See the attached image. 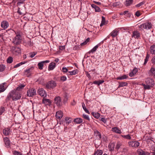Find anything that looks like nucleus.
I'll return each mask as SVG.
<instances>
[{"instance_id":"09e8293b","label":"nucleus","mask_w":155,"mask_h":155,"mask_svg":"<svg viewBox=\"0 0 155 155\" xmlns=\"http://www.w3.org/2000/svg\"><path fill=\"white\" fill-rule=\"evenodd\" d=\"M144 3H145L144 2H141L139 3V4H138L137 5H136V7H137V8L139 7H140V6H141V5H143Z\"/></svg>"},{"instance_id":"6ab92c4d","label":"nucleus","mask_w":155,"mask_h":155,"mask_svg":"<svg viewBox=\"0 0 155 155\" xmlns=\"http://www.w3.org/2000/svg\"><path fill=\"white\" fill-rule=\"evenodd\" d=\"M56 66V64L54 62H52L49 64L48 70H53Z\"/></svg>"},{"instance_id":"a211bd4d","label":"nucleus","mask_w":155,"mask_h":155,"mask_svg":"<svg viewBox=\"0 0 155 155\" xmlns=\"http://www.w3.org/2000/svg\"><path fill=\"white\" fill-rule=\"evenodd\" d=\"M119 31L117 29H115L113 30L110 34V35L112 37H115L117 35Z\"/></svg>"},{"instance_id":"9b49d317","label":"nucleus","mask_w":155,"mask_h":155,"mask_svg":"<svg viewBox=\"0 0 155 155\" xmlns=\"http://www.w3.org/2000/svg\"><path fill=\"white\" fill-rule=\"evenodd\" d=\"M49 62V60H46L41 61L38 64V66L39 69L42 70L43 69L44 64L45 63H47Z\"/></svg>"},{"instance_id":"37998d69","label":"nucleus","mask_w":155,"mask_h":155,"mask_svg":"<svg viewBox=\"0 0 155 155\" xmlns=\"http://www.w3.org/2000/svg\"><path fill=\"white\" fill-rule=\"evenodd\" d=\"M37 53L36 52H32L30 53V55L31 58H33Z\"/></svg>"},{"instance_id":"f704fd0d","label":"nucleus","mask_w":155,"mask_h":155,"mask_svg":"<svg viewBox=\"0 0 155 155\" xmlns=\"http://www.w3.org/2000/svg\"><path fill=\"white\" fill-rule=\"evenodd\" d=\"M82 105L83 109L85 111V112L88 114H90L89 111L86 108L85 104L84 102L82 103Z\"/></svg>"},{"instance_id":"8fccbe9b","label":"nucleus","mask_w":155,"mask_h":155,"mask_svg":"<svg viewBox=\"0 0 155 155\" xmlns=\"http://www.w3.org/2000/svg\"><path fill=\"white\" fill-rule=\"evenodd\" d=\"M14 155H22V154L17 151H14L13 153Z\"/></svg>"},{"instance_id":"f3484780","label":"nucleus","mask_w":155,"mask_h":155,"mask_svg":"<svg viewBox=\"0 0 155 155\" xmlns=\"http://www.w3.org/2000/svg\"><path fill=\"white\" fill-rule=\"evenodd\" d=\"M8 22L6 21H3L1 23V26L4 29H6L8 26Z\"/></svg>"},{"instance_id":"3c124183","label":"nucleus","mask_w":155,"mask_h":155,"mask_svg":"<svg viewBox=\"0 0 155 155\" xmlns=\"http://www.w3.org/2000/svg\"><path fill=\"white\" fill-rule=\"evenodd\" d=\"M69 73H70V74L71 75H75L77 73V71L75 70L69 72Z\"/></svg>"},{"instance_id":"49530a36","label":"nucleus","mask_w":155,"mask_h":155,"mask_svg":"<svg viewBox=\"0 0 155 155\" xmlns=\"http://www.w3.org/2000/svg\"><path fill=\"white\" fill-rule=\"evenodd\" d=\"M83 117L85 119H86L89 121L90 120V118L88 116L84 114H83L82 115Z\"/></svg>"},{"instance_id":"774afa93","label":"nucleus","mask_w":155,"mask_h":155,"mask_svg":"<svg viewBox=\"0 0 155 155\" xmlns=\"http://www.w3.org/2000/svg\"><path fill=\"white\" fill-rule=\"evenodd\" d=\"M86 75L87 76L88 78H91V77L90 75V74L89 73H88L87 72H86Z\"/></svg>"},{"instance_id":"412c9836","label":"nucleus","mask_w":155,"mask_h":155,"mask_svg":"<svg viewBox=\"0 0 155 155\" xmlns=\"http://www.w3.org/2000/svg\"><path fill=\"white\" fill-rule=\"evenodd\" d=\"M150 50L151 54H155V45H153L151 46Z\"/></svg>"},{"instance_id":"6e6552de","label":"nucleus","mask_w":155,"mask_h":155,"mask_svg":"<svg viewBox=\"0 0 155 155\" xmlns=\"http://www.w3.org/2000/svg\"><path fill=\"white\" fill-rule=\"evenodd\" d=\"M54 102L58 106H60L62 105L61 99L60 96H57L55 97Z\"/></svg>"},{"instance_id":"2f4dec72","label":"nucleus","mask_w":155,"mask_h":155,"mask_svg":"<svg viewBox=\"0 0 155 155\" xmlns=\"http://www.w3.org/2000/svg\"><path fill=\"white\" fill-rule=\"evenodd\" d=\"M133 0H127L125 2V5L128 6L130 5L133 2Z\"/></svg>"},{"instance_id":"bb28decb","label":"nucleus","mask_w":155,"mask_h":155,"mask_svg":"<svg viewBox=\"0 0 155 155\" xmlns=\"http://www.w3.org/2000/svg\"><path fill=\"white\" fill-rule=\"evenodd\" d=\"M99 46V45H97L94 47L93 49L90 50L88 52V53H89V54H90L91 53H93L95 51H96L97 49L98 48Z\"/></svg>"},{"instance_id":"de8ad7c7","label":"nucleus","mask_w":155,"mask_h":155,"mask_svg":"<svg viewBox=\"0 0 155 155\" xmlns=\"http://www.w3.org/2000/svg\"><path fill=\"white\" fill-rule=\"evenodd\" d=\"M150 72L153 74L155 75V68L153 67H152L150 69Z\"/></svg>"},{"instance_id":"7ed1b4c3","label":"nucleus","mask_w":155,"mask_h":155,"mask_svg":"<svg viewBox=\"0 0 155 155\" xmlns=\"http://www.w3.org/2000/svg\"><path fill=\"white\" fill-rule=\"evenodd\" d=\"M56 84L55 81H51L46 84V87L48 89H53L56 87Z\"/></svg>"},{"instance_id":"393cba45","label":"nucleus","mask_w":155,"mask_h":155,"mask_svg":"<svg viewBox=\"0 0 155 155\" xmlns=\"http://www.w3.org/2000/svg\"><path fill=\"white\" fill-rule=\"evenodd\" d=\"M112 131L115 133L118 134H121V131L117 127H114L112 128Z\"/></svg>"},{"instance_id":"4d7b16f0","label":"nucleus","mask_w":155,"mask_h":155,"mask_svg":"<svg viewBox=\"0 0 155 155\" xmlns=\"http://www.w3.org/2000/svg\"><path fill=\"white\" fill-rule=\"evenodd\" d=\"M128 151V149L127 148H124L123 149V152L125 153H127Z\"/></svg>"},{"instance_id":"6e6d98bb","label":"nucleus","mask_w":155,"mask_h":155,"mask_svg":"<svg viewBox=\"0 0 155 155\" xmlns=\"http://www.w3.org/2000/svg\"><path fill=\"white\" fill-rule=\"evenodd\" d=\"M66 77L64 76L61 77V80L63 81H65L66 80Z\"/></svg>"},{"instance_id":"0e129e2a","label":"nucleus","mask_w":155,"mask_h":155,"mask_svg":"<svg viewBox=\"0 0 155 155\" xmlns=\"http://www.w3.org/2000/svg\"><path fill=\"white\" fill-rule=\"evenodd\" d=\"M121 145V144L120 143H117V144L116 148L117 149H118L120 147Z\"/></svg>"},{"instance_id":"58836bf2","label":"nucleus","mask_w":155,"mask_h":155,"mask_svg":"<svg viewBox=\"0 0 155 155\" xmlns=\"http://www.w3.org/2000/svg\"><path fill=\"white\" fill-rule=\"evenodd\" d=\"M13 61V58L12 57H9L7 60V62L8 63H11Z\"/></svg>"},{"instance_id":"5fc2aeb1","label":"nucleus","mask_w":155,"mask_h":155,"mask_svg":"<svg viewBox=\"0 0 155 155\" xmlns=\"http://www.w3.org/2000/svg\"><path fill=\"white\" fill-rule=\"evenodd\" d=\"M135 15L137 16V17H139V16L140 15H141V14L140 13V11H137L135 13Z\"/></svg>"},{"instance_id":"0eeeda50","label":"nucleus","mask_w":155,"mask_h":155,"mask_svg":"<svg viewBox=\"0 0 155 155\" xmlns=\"http://www.w3.org/2000/svg\"><path fill=\"white\" fill-rule=\"evenodd\" d=\"M36 93V91L35 89L31 88L28 90L27 92V94L28 96L32 97L35 95Z\"/></svg>"},{"instance_id":"f257e3e1","label":"nucleus","mask_w":155,"mask_h":155,"mask_svg":"<svg viewBox=\"0 0 155 155\" xmlns=\"http://www.w3.org/2000/svg\"><path fill=\"white\" fill-rule=\"evenodd\" d=\"M21 94L20 92L17 91L16 90H12L10 91L6 99V102L9 101L12 98L13 101H16L21 99Z\"/></svg>"},{"instance_id":"680f3d73","label":"nucleus","mask_w":155,"mask_h":155,"mask_svg":"<svg viewBox=\"0 0 155 155\" xmlns=\"http://www.w3.org/2000/svg\"><path fill=\"white\" fill-rule=\"evenodd\" d=\"M128 11H124V12H121V13H120V15H125L128 12Z\"/></svg>"},{"instance_id":"13d9d810","label":"nucleus","mask_w":155,"mask_h":155,"mask_svg":"<svg viewBox=\"0 0 155 155\" xmlns=\"http://www.w3.org/2000/svg\"><path fill=\"white\" fill-rule=\"evenodd\" d=\"M95 11L96 12H100L101 11L100 8L97 6L96 8H95Z\"/></svg>"},{"instance_id":"69168bd1","label":"nucleus","mask_w":155,"mask_h":155,"mask_svg":"<svg viewBox=\"0 0 155 155\" xmlns=\"http://www.w3.org/2000/svg\"><path fill=\"white\" fill-rule=\"evenodd\" d=\"M134 75V74L133 73L132 71L130 72L129 74V75L130 77H132Z\"/></svg>"},{"instance_id":"dca6fc26","label":"nucleus","mask_w":155,"mask_h":155,"mask_svg":"<svg viewBox=\"0 0 155 155\" xmlns=\"http://www.w3.org/2000/svg\"><path fill=\"white\" fill-rule=\"evenodd\" d=\"M63 116L62 112L61 111H58L56 112V117L59 119H61Z\"/></svg>"},{"instance_id":"423d86ee","label":"nucleus","mask_w":155,"mask_h":155,"mask_svg":"<svg viewBox=\"0 0 155 155\" xmlns=\"http://www.w3.org/2000/svg\"><path fill=\"white\" fill-rule=\"evenodd\" d=\"M129 146L130 147L137 148L140 145V143L138 141H130L128 142Z\"/></svg>"},{"instance_id":"cd10ccee","label":"nucleus","mask_w":155,"mask_h":155,"mask_svg":"<svg viewBox=\"0 0 155 155\" xmlns=\"http://www.w3.org/2000/svg\"><path fill=\"white\" fill-rule=\"evenodd\" d=\"M127 83L124 82H120L119 83V85L118 86V88H119L120 87H123L127 86Z\"/></svg>"},{"instance_id":"20e7f679","label":"nucleus","mask_w":155,"mask_h":155,"mask_svg":"<svg viewBox=\"0 0 155 155\" xmlns=\"http://www.w3.org/2000/svg\"><path fill=\"white\" fill-rule=\"evenodd\" d=\"M3 140L5 147L7 148L10 147L11 142L10 139L7 137H3Z\"/></svg>"},{"instance_id":"473e14b6","label":"nucleus","mask_w":155,"mask_h":155,"mask_svg":"<svg viewBox=\"0 0 155 155\" xmlns=\"http://www.w3.org/2000/svg\"><path fill=\"white\" fill-rule=\"evenodd\" d=\"M104 82L103 80L95 81L93 82V83L95 84L99 85L100 84L103 83Z\"/></svg>"},{"instance_id":"a19ab883","label":"nucleus","mask_w":155,"mask_h":155,"mask_svg":"<svg viewBox=\"0 0 155 155\" xmlns=\"http://www.w3.org/2000/svg\"><path fill=\"white\" fill-rule=\"evenodd\" d=\"M5 68V66L3 64L0 65V72H2L4 71Z\"/></svg>"},{"instance_id":"2eb2a0df","label":"nucleus","mask_w":155,"mask_h":155,"mask_svg":"<svg viewBox=\"0 0 155 155\" xmlns=\"http://www.w3.org/2000/svg\"><path fill=\"white\" fill-rule=\"evenodd\" d=\"M42 103L45 104V105H48L51 104V101L48 99L45 98H43L42 100Z\"/></svg>"},{"instance_id":"1a4fd4ad","label":"nucleus","mask_w":155,"mask_h":155,"mask_svg":"<svg viewBox=\"0 0 155 155\" xmlns=\"http://www.w3.org/2000/svg\"><path fill=\"white\" fill-rule=\"evenodd\" d=\"M38 92L39 94L43 97L45 98L46 97L47 93L43 88H40L38 89Z\"/></svg>"},{"instance_id":"79ce46f5","label":"nucleus","mask_w":155,"mask_h":155,"mask_svg":"<svg viewBox=\"0 0 155 155\" xmlns=\"http://www.w3.org/2000/svg\"><path fill=\"white\" fill-rule=\"evenodd\" d=\"M65 120L66 123L69 124L71 122V119L70 117H66L65 119Z\"/></svg>"},{"instance_id":"f8f14e48","label":"nucleus","mask_w":155,"mask_h":155,"mask_svg":"<svg viewBox=\"0 0 155 155\" xmlns=\"http://www.w3.org/2000/svg\"><path fill=\"white\" fill-rule=\"evenodd\" d=\"M33 69V68L32 67L26 70L24 72V74L26 75L27 77H29L31 75V71Z\"/></svg>"},{"instance_id":"864d4df0","label":"nucleus","mask_w":155,"mask_h":155,"mask_svg":"<svg viewBox=\"0 0 155 155\" xmlns=\"http://www.w3.org/2000/svg\"><path fill=\"white\" fill-rule=\"evenodd\" d=\"M62 71L64 73H66L68 71V69L65 67H63V68L62 69Z\"/></svg>"},{"instance_id":"4be33fe9","label":"nucleus","mask_w":155,"mask_h":155,"mask_svg":"<svg viewBox=\"0 0 155 155\" xmlns=\"http://www.w3.org/2000/svg\"><path fill=\"white\" fill-rule=\"evenodd\" d=\"M139 155H150V153L147 152H145L142 150H140L138 152Z\"/></svg>"},{"instance_id":"052dcab7","label":"nucleus","mask_w":155,"mask_h":155,"mask_svg":"<svg viewBox=\"0 0 155 155\" xmlns=\"http://www.w3.org/2000/svg\"><path fill=\"white\" fill-rule=\"evenodd\" d=\"M151 61L152 63L155 64V56L152 58Z\"/></svg>"},{"instance_id":"c9c22d12","label":"nucleus","mask_w":155,"mask_h":155,"mask_svg":"<svg viewBox=\"0 0 155 155\" xmlns=\"http://www.w3.org/2000/svg\"><path fill=\"white\" fill-rule=\"evenodd\" d=\"M94 133L96 135V136L98 137L99 139H101V137L100 133L98 130H95L94 132Z\"/></svg>"},{"instance_id":"ea45409f","label":"nucleus","mask_w":155,"mask_h":155,"mask_svg":"<svg viewBox=\"0 0 155 155\" xmlns=\"http://www.w3.org/2000/svg\"><path fill=\"white\" fill-rule=\"evenodd\" d=\"M63 101L64 103H65L68 100V95L66 93H65L64 96Z\"/></svg>"},{"instance_id":"72a5a7b5","label":"nucleus","mask_w":155,"mask_h":155,"mask_svg":"<svg viewBox=\"0 0 155 155\" xmlns=\"http://www.w3.org/2000/svg\"><path fill=\"white\" fill-rule=\"evenodd\" d=\"M103 153L102 151L100 150H98L95 152L94 155H102Z\"/></svg>"},{"instance_id":"bf43d9fd","label":"nucleus","mask_w":155,"mask_h":155,"mask_svg":"<svg viewBox=\"0 0 155 155\" xmlns=\"http://www.w3.org/2000/svg\"><path fill=\"white\" fill-rule=\"evenodd\" d=\"M138 71L137 69V68H134L132 71L133 73L135 74Z\"/></svg>"},{"instance_id":"a878e982","label":"nucleus","mask_w":155,"mask_h":155,"mask_svg":"<svg viewBox=\"0 0 155 155\" xmlns=\"http://www.w3.org/2000/svg\"><path fill=\"white\" fill-rule=\"evenodd\" d=\"M91 114L94 117L97 119H98L100 116V114L98 112H93Z\"/></svg>"},{"instance_id":"5701e85b","label":"nucleus","mask_w":155,"mask_h":155,"mask_svg":"<svg viewBox=\"0 0 155 155\" xmlns=\"http://www.w3.org/2000/svg\"><path fill=\"white\" fill-rule=\"evenodd\" d=\"M74 122L77 124H80L82 122V120L81 118H77L74 119Z\"/></svg>"},{"instance_id":"c03bdc74","label":"nucleus","mask_w":155,"mask_h":155,"mask_svg":"<svg viewBox=\"0 0 155 155\" xmlns=\"http://www.w3.org/2000/svg\"><path fill=\"white\" fill-rule=\"evenodd\" d=\"M5 111V108L3 107H1L0 108V115L2 114Z\"/></svg>"},{"instance_id":"e433bc0d","label":"nucleus","mask_w":155,"mask_h":155,"mask_svg":"<svg viewBox=\"0 0 155 155\" xmlns=\"http://www.w3.org/2000/svg\"><path fill=\"white\" fill-rule=\"evenodd\" d=\"M146 25H144L143 24L140 25H138L139 28L140 30H143L144 29V27H145Z\"/></svg>"},{"instance_id":"7c9ffc66","label":"nucleus","mask_w":155,"mask_h":155,"mask_svg":"<svg viewBox=\"0 0 155 155\" xmlns=\"http://www.w3.org/2000/svg\"><path fill=\"white\" fill-rule=\"evenodd\" d=\"M128 76H127L126 75L124 74L122 76L117 77L116 78V79L117 80H123L124 79L127 78H128Z\"/></svg>"},{"instance_id":"a18cd8bd","label":"nucleus","mask_w":155,"mask_h":155,"mask_svg":"<svg viewBox=\"0 0 155 155\" xmlns=\"http://www.w3.org/2000/svg\"><path fill=\"white\" fill-rule=\"evenodd\" d=\"M105 19L104 17L103 16L102 17V20L101 21V23L100 25V26H101L103 25H104L105 24Z\"/></svg>"},{"instance_id":"e2e57ef3","label":"nucleus","mask_w":155,"mask_h":155,"mask_svg":"<svg viewBox=\"0 0 155 155\" xmlns=\"http://www.w3.org/2000/svg\"><path fill=\"white\" fill-rule=\"evenodd\" d=\"M101 120L104 123H105L107 122L106 120L104 118H102L101 119Z\"/></svg>"},{"instance_id":"f03ea898","label":"nucleus","mask_w":155,"mask_h":155,"mask_svg":"<svg viewBox=\"0 0 155 155\" xmlns=\"http://www.w3.org/2000/svg\"><path fill=\"white\" fill-rule=\"evenodd\" d=\"M21 37L19 35H17L13 38L12 42L15 45H18L21 42Z\"/></svg>"},{"instance_id":"9d476101","label":"nucleus","mask_w":155,"mask_h":155,"mask_svg":"<svg viewBox=\"0 0 155 155\" xmlns=\"http://www.w3.org/2000/svg\"><path fill=\"white\" fill-rule=\"evenodd\" d=\"M132 37H134L135 39H139L140 38V33L137 31H133L132 35Z\"/></svg>"},{"instance_id":"39448f33","label":"nucleus","mask_w":155,"mask_h":155,"mask_svg":"<svg viewBox=\"0 0 155 155\" xmlns=\"http://www.w3.org/2000/svg\"><path fill=\"white\" fill-rule=\"evenodd\" d=\"M11 50L13 54L15 55H18L21 53V49L17 47H12Z\"/></svg>"},{"instance_id":"603ef678","label":"nucleus","mask_w":155,"mask_h":155,"mask_svg":"<svg viewBox=\"0 0 155 155\" xmlns=\"http://www.w3.org/2000/svg\"><path fill=\"white\" fill-rule=\"evenodd\" d=\"M25 0H18V3H17L18 5H19L20 4L23 3Z\"/></svg>"},{"instance_id":"b1692460","label":"nucleus","mask_w":155,"mask_h":155,"mask_svg":"<svg viewBox=\"0 0 155 155\" xmlns=\"http://www.w3.org/2000/svg\"><path fill=\"white\" fill-rule=\"evenodd\" d=\"M25 86V85L21 84L16 88V89H14V90H16L17 91H21Z\"/></svg>"},{"instance_id":"ddd939ff","label":"nucleus","mask_w":155,"mask_h":155,"mask_svg":"<svg viewBox=\"0 0 155 155\" xmlns=\"http://www.w3.org/2000/svg\"><path fill=\"white\" fill-rule=\"evenodd\" d=\"M146 82L147 84L153 85V86H154V81L150 78H147L146 80Z\"/></svg>"},{"instance_id":"c85d7f7f","label":"nucleus","mask_w":155,"mask_h":155,"mask_svg":"<svg viewBox=\"0 0 155 155\" xmlns=\"http://www.w3.org/2000/svg\"><path fill=\"white\" fill-rule=\"evenodd\" d=\"M150 55L148 54V53L147 52L145 58V59L144 60V62L143 64L144 65H145L147 63V62L148 61L149 59L150 58Z\"/></svg>"},{"instance_id":"4468645a","label":"nucleus","mask_w":155,"mask_h":155,"mask_svg":"<svg viewBox=\"0 0 155 155\" xmlns=\"http://www.w3.org/2000/svg\"><path fill=\"white\" fill-rule=\"evenodd\" d=\"M11 133L9 128H5L3 130V134L5 136L9 135Z\"/></svg>"},{"instance_id":"c756f323","label":"nucleus","mask_w":155,"mask_h":155,"mask_svg":"<svg viewBox=\"0 0 155 155\" xmlns=\"http://www.w3.org/2000/svg\"><path fill=\"white\" fill-rule=\"evenodd\" d=\"M143 86L144 87L145 89H150L151 87H153V85H150V84L145 85V84H143Z\"/></svg>"},{"instance_id":"4c0bfd02","label":"nucleus","mask_w":155,"mask_h":155,"mask_svg":"<svg viewBox=\"0 0 155 155\" xmlns=\"http://www.w3.org/2000/svg\"><path fill=\"white\" fill-rule=\"evenodd\" d=\"M121 136L126 139L130 140L131 139V137L130 135L129 134H128L127 135H122Z\"/></svg>"},{"instance_id":"338daca9","label":"nucleus","mask_w":155,"mask_h":155,"mask_svg":"<svg viewBox=\"0 0 155 155\" xmlns=\"http://www.w3.org/2000/svg\"><path fill=\"white\" fill-rule=\"evenodd\" d=\"M20 66H21V65H20V63H18V64H17L16 65H15L14 66V68H17Z\"/></svg>"},{"instance_id":"aec40b11","label":"nucleus","mask_w":155,"mask_h":155,"mask_svg":"<svg viewBox=\"0 0 155 155\" xmlns=\"http://www.w3.org/2000/svg\"><path fill=\"white\" fill-rule=\"evenodd\" d=\"M144 25H146L145 27H144V29H150L152 27V25L150 23L146 22L143 23Z\"/></svg>"}]
</instances>
